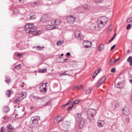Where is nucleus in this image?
<instances>
[{
  "instance_id": "f257e3e1",
  "label": "nucleus",
  "mask_w": 132,
  "mask_h": 132,
  "mask_svg": "<svg viewBox=\"0 0 132 132\" xmlns=\"http://www.w3.org/2000/svg\"><path fill=\"white\" fill-rule=\"evenodd\" d=\"M34 27V25L33 23H28L25 25V29L26 32L27 33H30V35H32L31 36V37L41 33L40 31H36L37 29L36 28H33Z\"/></svg>"
},
{
  "instance_id": "f03ea898",
  "label": "nucleus",
  "mask_w": 132,
  "mask_h": 132,
  "mask_svg": "<svg viewBox=\"0 0 132 132\" xmlns=\"http://www.w3.org/2000/svg\"><path fill=\"white\" fill-rule=\"evenodd\" d=\"M40 120V117L38 116L32 117L29 121V125L30 127H34L37 126L38 124V121Z\"/></svg>"
},
{
  "instance_id": "7ed1b4c3",
  "label": "nucleus",
  "mask_w": 132,
  "mask_h": 132,
  "mask_svg": "<svg viewBox=\"0 0 132 132\" xmlns=\"http://www.w3.org/2000/svg\"><path fill=\"white\" fill-rule=\"evenodd\" d=\"M108 21V19L105 17H100L98 20L97 25L99 27L101 28H103Z\"/></svg>"
},
{
  "instance_id": "20e7f679",
  "label": "nucleus",
  "mask_w": 132,
  "mask_h": 132,
  "mask_svg": "<svg viewBox=\"0 0 132 132\" xmlns=\"http://www.w3.org/2000/svg\"><path fill=\"white\" fill-rule=\"evenodd\" d=\"M80 114L77 113L76 115V119L77 121L79 123L80 128H82L84 125L85 120L84 119L82 118L81 117Z\"/></svg>"
},
{
  "instance_id": "39448f33",
  "label": "nucleus",
  "mask_w": 132,
  "mask_h": 132,
  "mask_svg": "<svg viewBox=\"0 0 132 132\" xmlns=\"http://www.w3.org/2000/svg\"><path fill=\"white\" fill-rule=\"evenodd\" d=\"M27 93L26 92H23L20 93L18 95L17 98L14 101V102L18 103L20 102L27 96Z\"/></svg>"
},
{
  "instance_id": "423d86ee",
  "label": "nucleus",
  "mask_w": 132,
  "mask_h": 132,
  "mask_svg": "<svg viewBox=\"0 0 132 132\" xmlns=\"http://www.w3.org/2000/svg\"><path fill=\"white\" fill-rule=\"evenodd\" d=\"M47 83H43L40 84L39 90L41 93L44 94L46 93L47 91L46 84Z\"/></svg>"
},
{
  "instance_id": "0eeeda50",
  "label": "nucleus",
  "mask_w": 132,
  "mask_h": 132,
  "mask_svg": "<svg viewBox=\"0 0 132 132\" xmlns=\"http://www.w3.org/2000/svg\"><path fill=\"white\" fill-rule=\"evenodd\" d=\"M96 113V110L92 109H89L87 111L88 117V118L93 117L94 115Z\"/></svg>"
},
{
  "instance_id": "6e6552de",
  "label": "nucleus",
  "mask_w": 132,
  "mask_h": 132,
  "mask_svg": "<svg viewBox=\"0 0 132 132\" xmlns=\"http://www.w3.org/2000/svg\"><path fill=\"white\" fill-rule=\"evenodd\" d=\"M41 104L43 106L47 105L50 101L49 98L48 97H44L42 99Z\"/></svg>"
},
{
  "instance_id": "1a4fd4ad",
  "label": "nucleus",
  "mask_w": 132,
  "mask_h": 132,
  "mask_svg": "<svg viewBox=\"0 0 132 132\" xmlns=\"http://www.w3.org/2000/svg\"><path fill=\"white\" fill-rule=\"evenodd\" d=\"M75 20V17L72 15L68 16L67 18L68 22L70 24H73Z\"/></svg>"
},
{
  "instance_id": "9d476101",
  "label": "nucleus",
  "mask_w": 132,
  "mask_h": 132,
  "mask_svg": "<svg viewBox=\"0 0 132 132\" xmlns=\"http://www.w3.org/2000/svg\"><path fill=\"white\" fill-rule=\"evenodd\" d=\"M106 78L105 76H103L98 80L97 82L96 86L97 87H99L106 80Z\"/></svg>"
},
{
  "instance_id": "9b49d317",
  "label": "nucleus",
  "mask_w": 132,
  "mask_h": 132,
  "mask_svg": "<svg viewBox=\"0 0 132 132\" xmlns=\"http://www.w3.org/2000/svg\"><path fill=\"white\" fill-rule=\"evenodd\" d=\"M51 23L53 24L59 25L61 23V21L59 19H53L51 20Z\"/></svg>"
},
{
  "instance_id": "f8f14e48",
  "label": "nucleus",
  "mask_w": 132,
  "mask_h": 132,
  "mask_svg": "<svg viewBox=\"0 0 132 132\" xmlns=\"http://www.w3.org/2000/svg\"><path fill=\"white\" fill-rule=\"evenodd\" d=\"M84 47L85 48H88L91 46L92 43L90 41L85 40L83 43Z\"/></svg>"
},
{
  "instance_id": "ddd939ff",
  "label": "nucleus",
  "mask_w": 132,
  "mask_h": 132,
  "mask_svg": "<svg viewBox=\"0 0 132 132\" xmlns=\"http://www.w3.org/2000/svg\"><path fill=\"white\" fill-rule=\"evenodd\" d=\"M7 131L6 132H15L14 130V128L12 126V125L9 124L7 127Z\"/></svg>"
},
{
  "instance_id": "4468645a",
  "label": "nucleus",
  "mask_w": 132,
  "mask_h": 132,
  "mask_svg": "<svg viewBox=\"0 0 132 132\" xmlns=\"http://www.w3.org/2000/svg\"><path fill=\"white\" fill-rule=\"evenodd\" d=\"M123 113L126 115H128L130 113L129 109L128 108L125 107L122 110Z\"/></svg>"
},
{
  "instance_id": "2eb2a0df",
  "label": "nucleus",
  "mask_w": 132,
  "mask_h": 132,
  "mask_svg": "<svg viewBox=\"0 0 132 132\" xmlns=\"http://www.w3.org/2000/svg\"><path fill=\"white\" fill-rule=\"evenodd\" d=\"M62 119V117L60 116H57L54 119V122L55 124H57L61 121Z\"/></svg>"
},
{
  "instance_id": "dca6fc26",
  "label": "nucleus",
  "mask_w": 132,
  "mask_h": 132,
  "mask_svg": "<svg viewBox=\"0 0 132 132\" xmlns=\"http://www.w3.org/2000/svg\"><path fill=\"white\" fill-rule=\"evenodd\" d=\"M75 36L76 38L79 40L81 39V32L79 31H76L75 32Z\"/></svg>"
},
{
  "instance_id": "f3484780",
  "label": "nucleus",
  "mask_w": 132,
  "mask_h": 132,
  "mask_svg": "<svg viewBox=\"0 0 132 132\" xmlns=\"http://www.w3.org/2000/svg\"><path fill=\"white\" fill-rule=\"evenodd\" d=\"M104 123V122L103 120H99L97 122V126L100 127H103Z\"/></svg>"
},
{
  "instance_id": "a211bd4d",
  "label": "nucleus",
  "mask_w": 132,
  "mask_h": 132,
  "mask_svg": "<svg viewBox=\"0 0 132 132\" xmlns=\"http://www.w3.org/2000/svg\"><path fill=\"white\" fill-rule=\"evenodd\" d=\"M54 24L48 25L46 27V29L48 30H51L55 28V27L54 26Z\"/></svg>"
},
{
  "instance_id": "6ab92c4d",
  "label": "nucleus",
  "mask_w": 132,
  "mask_h": 132,
  "mask_svg": "<svg viewBox=\"0 0 132 132\" xmlns=\"http://www.w3.org/2000/svg\"><path fill=\"white\" fill-rule=\"evenodd\" d=\"M84 86L82 85L76 86L72 87V89L73 90H75L76 89H81L83 88Z\"/></svg>"
},
{
  "instance_id": "aec40b11",
  "label": "nucleus",
  "mask_w": 132,
  "mask_h": 132,
  "mask_svg": "<svg viewBox=\"0 0 132 132\" xmlns=\"http://www.w3.org/2000/svg\"><path fill=\"white\" fill-rule=\"evenodd\" d=\"M104 46L102 44H100L98 47V50L99 51H101L104 49Z\"/></svg>"
},
{
  "instance_id": "412c9836",
  "label": "nucleus",
  "mask_w": 132,
  "mask_h": 132,
  "mask_svg": "<svg viewBox=\"0 0 132 132\" xmlns=\"http://www.w3.org/2000/svg\"><path fill=\"white\" fill-rule=\"evenodd\" d=\"M64 43L63 41L60 40L57 42V45L58 46H60L61 45Z\"/></svg>"
},
{
  "instance_id": "4be33fe9",
  "label": "nucleus",
  "mask_w": 132,
  "mask_h": 132,
  "mask_svg": "<svg viewBox=\"0 0 132 132\" xmlns=\"http://www.w3.org/2000/svg\"><path fill=\"white\" fill-rule=\"evenodd\" d=\"M36 49L38 50H42L44 48V46L40 47L39 46H37L35 47Z\"/></svg>"
},
{
  "instance_id": "5701e85b",
  "label": "nucleus",
  "mask_w": 132,
  "mask_h": 132,
  "mask_svg": "<svg viewBox=\"0 0 132 132\" xmlns=\"http://www.w3.org/2000/svg\"><path fill=\"white\" fill-rule=\"evenodd\" d=\"M99 71L98 70L96 71L94 73L93 76V78H95L96 76L97 75V74L99 73Z\"/></svg>"
},
{
  "instance_id": "b1692460",
  "label": "nucleus",
  "mask_w": 132,
  "mask_h": 132,
  "mask_svg": "<svg viewBox=\"0 0 132 132\" xmlns=\"http://www.w3.org/2000/svg\"><path fill=\"white\" fill-rule=\"evenodd\" d=\"M47 71V69L44 68L40 70L39 71V72L40 73H45Z\"/></svg>"
},
{
  "instance_id": "393cba45",
  "label": "nucleus",
  "mask_w": 132,
  "mask_h": 132,
  "mask_svg": "<svg viewBox=\"0 0 132 132\" xmlns=\"http://www.w3.org/2000/svg\"><path fill=\"white\" fill-rule=\"evenodd\" d=\"M12 92V91L8 90L7 91L6 93V94L8 97H9L10 96L11 93Z\"/></svg>"
},
{
  "instance_id": "a878e982",
  "label": "nucleus",
  "mask_w": 132,
  "mask_h": 132,
  "mask_svg": "<svg viewBox=\"0 0 132 132\" xmlns=\"http://www.w3.org/2000/svg\"><path fill=\"white\" fill-rule=\"evenodd\" d=\"M9 110V108L8 106H6L4 107V110L5 112H7Z\"/></svg>"
},
{
  "instance_id": "bb28decb",
  "label": "nucleus",
  "mask_w": 132,
  "mask_h": 132,
  "mask_svg": "<svg viewBox=\"0 0 132 132\" xmlns=\"http://www.w3.org/2000/svg\"><path fill=\"white\" fill-rule=\"evenodd\" d=\"M21 65L20 64H19V65L15 66L14 67V69H16L17 70H19L21 68V67L20 66V65Z\"/></svg>"
},
{
  "instance_id": "cd10ccee",
  "label": "nucleus",
  "mask_w": 132,
  "mask_h": 132,
  "mask_svg": "<svg viewBox=\"0 0 132 132\" xmlns=\"http://www.w3.org/2000/svg\"><path fill=\"white\" fill-rule=\"evenodd\" d=\"M92 87H90L89 88V89H88L86 92V94H88L89 93H90L92 90Z\"/></svg>"
},
{
  "instance_id": "c85d7f7f",
  "label": "nucleus",
  "mask_w": 132,
  "mask_h": 132,
  "mask_svg": "<svg viewBox=\"0 0 132 132\" xmlns=\"http://www.w3.org/2000/svg\"><path fill=\"white\" fill-rule=\"evenodd\" d=\"M5 81L7 83H8L11 81V80L9 78H7L6 79Z\"/></svg>"
},
{
  "instance_id": "c756f323",
  "label": "nucleus",
  "mask_w": 132,
  "mask_h": 132,
  "mask_svg": "<svg viewBox=\"0 0 132 132\" xmlns=\"http://www.w3.org/2000/svg\"><path fill=\"white\" fill-rule=\"evenodd\" d=\"M104 0H95V2L97 3H100Z\"/></svg>"
},
{
  "instance_id": "7c9ffc66",
  "label": "nucleus",
  "mask_w": 132,
  "mask_h": 132,
  "mask_svg": "<svg viewBox=\"0 0 132 132\" xmlns=\"http://www.w3.org/2000/svg\"><path fill=\"white\" fill-rule=\"evenodd\" d=\"M114 63V62H113V60L111 59L109 62V64L111 65H112Z\"/></svg>"
},
{
  "instance_id": "2f4dec72",
  "label": "nucleus",
  "mask_w": 132,
  "mask_h": 132,
  "mask_svg": "<svg viewBox=\"0 0 132 132\" xmlns=\"http://www.w3.org/2000/svg\"><path fill=\"white\" fill-rule=\"evenodd\" d=\"M39 3V1L37 2H34L32 3L31 4L32 5H35L38 4Z\"/></svg>"
},
{
  "instance_id": "473e14b6",
  "label": "nucleus",
  "mask_w": 132,
  "mask_h": 132,
  "mask_svg": "<svg viewBox=\"0 0 132 132\" xmlns=\"http://www.w3.org/2000/svg\"><path fill=\"white\" fill-rule=\"evenodd\" d=\"M116 35V33H115L113 36L112 38L109 41V43H110L111 41L113 40L114 39Z\"/></svg>"
},
{
  "instance_id": "72a5a7b5",
  "label": "nucleus",
  "mask_w": 132,
  "mask_h": 132,
  "mask_svg": "<svg viewBox=\"0 0 132 132\" xmlns=\"http://www.w3.org/2000/svg\"><path fill=\"white\" fill-rule=\"evenodd\" d=\"M132 60V57L131 56L129 57L127 59V61L128 62H130Z\"/></svg>"
},
{
  "instance_id": "f704fd0d",
  "label": "nucleus",
  "mask_w": 132,
  "mask_h": 132,
  "mask_svg": "<svg viewBox=\"0 0 132 132\" xmlns=\"http://www.w3.org/2000/svg\"><path fill=\"white\" fill-rule=\"evenodd\" d=\"M19 12V11L18 10L16 9H15L13 11L14 13H18Z\"/></svg>"
},
{
  "instance_id": "c9c22d12",
  "label": "nucleus",
  "mask_w": 132,
  "mask_h": 132,
  "mask_svg": "<svg viewBox=\"0 0 132 132\" xmlns=\"http://www.w3.org/2000/svg\"><path fill=\"white\" fill-rule=\"evenodd\" d=\"M115 86L116 87L121 88L119 83L116 84L115 85Z\"/></svg>"
},
{
  "instance_id": "e433bc0d",
  "label": "nucleus",
  "mask_w": 132,
  "mask_h": 132,
  "mask_svg": "<svg viewBox=\"0 0 132 132\" xmlns=\"http://www.w3.org/2000/svg\"><path fill=\"white\" fill-rule=\"evenodd\" d=\"M74 105V104H73L70 107H69V108H68L67 109L68 111H69L70 110H71L73 107V105Z\"/></svg>"
},
{
  "instance_id": "4c0bfd02",
  "label": "nucleus",
  "mask_w": 132,
  "mask_h": 132,
  "mask_svg": "<svg viewBox=\"0 0 132 132\" xmlns=\"http://www.w3.org/2000/svg\"><path fill=\"white\" fill-rule=\"evenodd\" d=\"M116 71V69L115 68H113L111 70V72L113 73H114Z\"/></svg>"
},
{
  "instance_id": "58836bf2",
  "label": "nucleus",
  "mask_w": 132,
  "mask_h": 132,
  "mask_svg": "<svg viewBox=\"0 0 132 132\" xmlns=\"http://www.w3.org/2000/svg\"><path fill=\"white\" fill-rule=\"evenodd\" d=\"M80 101V100H77L76 101H75L74 102V104H77V103H78Z\"/></svg>"
},
{
  "instance_id": "ea45409f",
  "label": "nucleus",
  "mask_w": 132,
  "mask_h": 132,
  "mask_svg": "<svg viewBox=\"0 0 132 132\" xmlns=\"http://www.w3.org/2000/svg\"><path fill=\"white\" fill-rule=\"evenodd\" d=\"M131 26V25L130 24H128L127 27V29H130V27Z\"/></svg>"
},
{
  "instance_id": "a19ab883",
  "label": "nucleus",
  "mask_w": 132,
  "mask_h": 132,
  "mask_svg": "<svg viewBox=\"0 0 132 132\" xmlns=\"http://www.w3.org/2000/svg\"><path fill=\"white\" fill-rule=\"evenodd\" d=\"M131 22V20H130V18H128L127 19V23H129Z\"/></svg>"
},
{
  "instance_id": "79ce46f5",
  "label": "nucleus",
  "mask_w": 132,
  "mask_h": 132,
  "mask_svg": "<svg viewBox=\"0 0 132 132\" xmlns=\"http://www.w3.org/2000/svg\"><path fill=\"white\" fill-rule=\"evenodd\" d=\"M67 71L65 72L64 73H60V76H62L63 75H66V72H67Z\"/></svg>"
},
{
  "instance_id": "37998d69",
  "label": "nucleus",
  "mask_w": 132,
  "mask_h": 132,
  "mask_svg": "<svg viewBox=\"0 0 132 132\" xmlns=\"http://www.w3.org/2000/svg\"><path fill=\"white\" fill-rule=\"evenodd\" d=\"M1 132H4V129L3 127H1V129L0 130Z\"/></svg>"
},
{
  "instance_id": "c03bdc74",
  "label": "nucleus",
  "mask_w": 132,
  "mask_h": 132,
  "mask_svg": "<svg viewBox=\"0 0 132 132\" xmlns=\"http://www.w3.org/2000/svg\"><path fill=\"white\" fill-rule=\"evenodd\" d=\"M22 55V54H20L17 53V56H18L19 57H21Z\"/></svg>"
},
{
  "instance_id": "a18cd8bd",
  "label": "nucleus",
  "mask_w": 132,
  "mask_h": 132,
  "mask_svg": "<svg viewBox=\"0 0 132 132\" xmlns=\"http://www.w3.org/2000/svg\"><path fill=\"white\" fill-rule=\"evenodd\" d=\"M83 9L86 10L87 9V6L86 5L84 6H83Z\"/></svg>"
},
{
  "instance_id": "49530a36",
  "label": "nucleus",
  "mask_w": 132,
  "mask_h": 132,
  "mask_svg": "<svg viewBox=\"0 0 132 132\" xmlns=\"http://www.w3.org/2000/svg\"><path fill=\"white\" fill-rule=\"evenodd\" d=\"M116 46L115 45H113L111 48L110 50L111 51Z\"/></svg>"
},
{
  "instance_id": "de8ad7c7",
  "label": "nucleus",
  "mask_w": 132,
  "mask_h": 132,
  "mask_svg": "<svg viewBox=\"0 0 132 132\" xmlns=\"http://www.w3.org/2000/svg\"><path fill=\"white\" fill-rule=\"evenodd\" d=\"M130 78L132 79H130L129 81L131 84H132V75L130 76Z\"/></svg>"
},
{
  "instance_id": "09e8293b",
  "label": "nucleus",
  "mask_w": 132,
  "mask_h": 132,
  "mask_svg": "<svg viewBox=\"0 0 132 132\" xmlns=\"http://www.w3.org/2000/svg\"><path fill=\"white\" fill-rule=\"evenodd\" d=\"M119 106V105L118 103H116L115 105V108H116Z\"/></svg>"
},
{
  "instance_id": "8fccbe9b",
  "label": "nucleus",
  "mask_w": 132,
  "mask_h": 132,
  "mask_svg": "<svg viewBox=\"0 0 132 132\" xmlns=\"http://www.w3.org/2000/svg\"><path fill=\"white\" fill-rule=\"evenodd\" d=\"M119 59V58H118L117 59H116V60L114 61V63H116L117 61H118Z\"/></svg>"
},
{
  "instance_id": "3c124183",
  "label": "nucleus",
  "mask_w": 132,
  "mask_h": 132,
  "mask_svg": "<svg viewBox=\"0 0 132 132\" xmlns=\"http://www.w3.org/2000/svg\"><path fill=\"white\" fill-rule=\"evenodd\" d=\"M126 120L127 121V123H128L129 122V118H128L126 119Z\"/></svg>"
},
{
  "instance_id": "603ef678",
  "label": "nucleus",
  "mask_w": 132,
  "mask_h": 132,
  "mask_svg": "<svg viewBox=\"0 0 132 132\" xmlns=\"http://www.w3.org/2000/svg\"><path fill=\"white\" fill-rule=\"evenodd\" d=\"M67 55L68 56H70V53L69 52H68L67 54Z\"/></svg>"
},
{
  "instance_id": "864d4df0",
  "label": "nucleus",
  "mask_w": 132,
  "mask_h": 132,
  "mask_svg": "<svg viewBox=\"0 0 132 132\" xmlns=\"http://www.w3.org/2000/svg\"><path fill=\"white\" fill-rule=\"evenodd\" d=\"M68 59H65L64 60V61H63V62H66V61L65 60H68Z\"/></svg>"
},
{
  "instance_id": "5fc2aeb1",
  "label": "nucleus",
  "mask_w": 132,
  "mask_h": 132,
  "mask_svg": "<svg viewBox=\"0 0 132 132\" xmlns=\"http://www.w3.org/2000/svg\"><path fill=\"white\" fill-rule=\"evenodd\" d=\"M34 98L36 99H39V98L38 97H34Z\"/></svg>"
},
{
  "instance_id": "6e6d98bb",
  "label": "nucleus",
  "mask_w": 132,
  "mask_h": 132,
  "mask_svg": "<svg viewBox=\"0 0 132 132\" xmlns=\"http://www.w3.org/2000/svg\"><path fill=\"white\" fill-rule=\"evenodd\" d=\"M130 65H132V60L131 61H130Z\"/></svg>"
},
{
  "instance_id": "4d7b16f0",
  "label": "nucleus",
  "mask_w": 132,
  "mask_h": 132,
  "mask_svg": "<svg viewBox=\"0 0 132 132\" xmlns=\"http://www.w3.org/2000/svg\"><path fill=\"white\" fill-rule=\"evenodd\" d=\"M4 118L5 119H8V117H4Z\"/></svg>"
},
{
  "instance_id": "13d9d810",
  "label": "nucleus",
  "mask_w": 132,
  "mask_h": 132,
  "mask_svg": "<svg viewBox=\"0 0 132 132\" xmlns=\"http://www.w3.org/2000/svg\"><path fill=\"white\" fill-rule=\"evenodd\" d=\"M69 103L68 102V103H67L66 104H65L64 105V106H66L67 105H68L69 104Z\"/></svg>"
},
{
  "instance_id": "bf43d9fd",
  "label": "nucleus",
  "mask_w": 132,
  "mask_h": 132,
  "mask_svg": "<svg viewBox=\"0 0 132 132\" xmlns=\"http://www.w3.org/2000/svg\"><path fill=\"white\" fill-rule=\"evenodd\" d=\"M73 99H72V100H70L69 102V103H71L73 101Z\"/></svg>"
},
{
  "instance_id": "052dcab7",
  "label": "nucleus",
  "mask_w": 132,
  "mask_h": 132,
  "mask_svg": "<svg viewBox=\"0 0 132 132\" xmlns=\"http://www.w3.org/2000/svg\"><path fill=\"white\" fill-rule=\"evenodd\" d=\"M63 55L64 54H61V56H63Z\"/></svg>"
},
{
  "instance_id": "680f3d73",
  "label": "nucleus",
  "mask_w": 132,
  "mask_h": 132,
  "mask_svg": "<svg viewBox=\"0 0 132 132\" xmlns=\"http://www.w3.org/2000/svg\"><path fill=\"white\" fill-rule=\"evenodd\" d=\"M129 52H130V51L129 50H128L127 51V52L128 53H129Z\"/></svg>"
},
{
  "instance_id": "e2e57ef3",
  "label": "nucleus",
  "mask_w": 132,
  "mask_h": 132,
  "mask_svg": "<svg viewBox=\"0 0 132 132\" xmlns=\"http://www.w3.org/2000/svg\"><path fill=\"white\" fill-rule=\"evenodd\" d=\"M33 108V107H31V109H32Z\"/></svg>"
},
{
  "instance_id": "0e129e2a",
  "label": "nucleus",
  "mask_w": 132,
  "mask_h": 132,
  "mask_svg": "<svg viewBox=\"0 0 132 132\" xmlns=\"http://www.w3.org/2000/svg\"><path fill=\"white\" fill-rule=\"evenodd\" d=\"M21 86L22 87H23L24 86L23 85H21Z\"/></svg>"
},
{
  "instance_id": "69168bd1",
  "label": "nucleus",
  "mask_w": 132,
  "mask_h": 132,
  "mask_svg": "<svg viewBox=\"0 0 132 132\" xmlns=\"http://www.w3.org/2000/svg\"><path fill=\"white\" fill-rule=\"evenodd\" d=\"M22 84H24V82H22Z\"/></svg>"
},
{
  "instance_id": "338daca9",
  "label": "nucleus",
  "mask_w": 132,
  "mask_h": 132,
  "mask_svg": "<svg viewBox=\"0 0 132 132\" xmlns=\"http://www.w3.org/2000/svg\"><path fill=\"white\" fill-rule=\"evenodd\" d=\"M81 12H82V13H83L84 12V11H81Z\"/></svg>"
},
{
  "instance_id": "774afa93",
  "label": "nucleus",
  "mask_w": 132,
  "mask_h": 132,
  "mask_svg": "<svg viewBox=\"0 0 132 132\" xmlns=\"http://www.w3.org/2000/svg\"><path fill=\"white\" fill-rule=\"evenodd\" d=\"M131 22H132V20H131Z\"/></svg>"
}]
</instances>
